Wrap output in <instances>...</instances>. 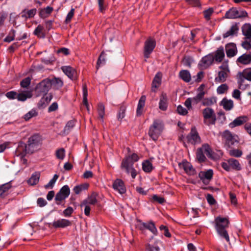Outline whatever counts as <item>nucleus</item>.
Segmentation results:
<instances>
[{
	"label": "nucleus",
	"mask_w": 251,
	"mask_h": 251,
	"mask_svg": "<svg viewBox=\"0 0 251 251\" xmlns=\"http://www.w3.org/2000/svg\"><path fill=\"white\" fill-rule=\"evenodd\" d=\"M192 61V58L189 56H185L182 59L183 64L189 67H191Z\"/></svg>",
	"instance_id": "0e129e2a"
},
{
	"label": "nucleus",
	"mask_w": 251,
	"mask_h": 251,
	"mask_svg": "<svg viewBox=\"0 0 251 251\" xmlns=\"http://www.w3.org/2000/svg\"><path fill=\"white\" fill-rule=\"evenodd\" d=\"M27 153H32L31 151L28 150L27 144H25L22 141H20L18 143V147L16 150V154L18 156H21L23 157H25Z\"/></svg>",
	"instance_id": "ddd939ff"
},
{
	"label": "nucleus",
	"mask_w": 251,
	"mask_h": 251,
	"mask_svg": "<svg viewBox=\"0 0 251 251\" xmlns=\"http://www.w3.org/2000/svg\"><path fill=\"white\" fill-rule=\"evenodd\" d=\"M243 152L239 149H231L229 151V154L231 156L240 157L242 156Z\"/></svg>",
	"instance_id": "09e8293b"
},
{
	"label": "nucleus",
	"mask_w": 251,
	"mask_h": 251,
	"mask_svg": "<svg viewBox=\"0 0 251 251\" xmlns=\"http://www.w3.org/2000/svg\"><path fill=\"white\" fill-rule=\"evenodd\" d=\"M42 137L39 134H34L31 136L27 142L28 150L32 152L34 151L42 143Z\"/></svg>",
	"instance_id": "0eeeda50"
},
{
	"label": "nucleus",
	"mask_w": 251,
	"mask_h": 251,
	"mask_svg": "<svg viewBox=\"0 0 251 251\" xmlns=\"http://www.w3.org/2000/svg\"><path fill=\"white\" fill-rule=\"evenodd\" d=\"M99 6V10L101 13H104L107 8L105 0H97Z\"/></svg>",
	"instance_id": "c03bdc74"
},
{
	"label": "nucleus",
	"mask_w": 251,
	"mask_h": 251,
	"mask_svg": "<svg viewBox=\"0 0 251 251\" xmlns=\"http://www.w3.org/2000/svg\"><path fill=\"white\" fill-rule=\"evenodd\" d=\"M59 192L65 198L69 197L70 193V190L69 186L67 185L63 186L59 191Z\"/></svg>",
	"instance_id": "de8ad7c7"
},
{
	"label": "nucleus",
	"mask_w": 251,
	"mask_h": 251,
	"mask_svg": "<svg viewBox=\"0 0 251 251\" xmlns=\"http://www.w3.org/2000/svg\"><path fill=\"white\" fill-rule=\"evenodd\" d=\"M228 162L230 165L231 168L236 171L241 170V166L238 160L234 158H230L228 160Z\"/></svg>",
	"instance_id": "2f4dec72"
},
{
	"label": "nucleus",
	"mask_w": 251,
	"mask_h": 251,
	"mask_svg": "<svg viewBox=\"0 0 251 251\" xmlns=\"http://www.w3.org/2000/svg\"><path fill=\"white\" fill-rule=\"evenodd\" d=\"M56 157L59 159H63L65 157V150L60 148L56 151Z\"/></svg>",
	"instance_id": "69168bd1"
},
{
	"label": "nucleus",
	"mask_w": 251,
	"mask_h": 251,
	"mask_svg": "<svg viewBox=\"0 0 251 251\" xmlns=\"http://www.w3.org/2000/svg\"><path fill=\"white\" fill-rule=\"evenodd\" d=\"M75 123V121L74 120H72L69 121L65 126L64 127L63 132L64 134H68L71 130L74 127Z\"/></svg>",
	"instance_id": "58836bf2"
},
{
	"label": "nucleus",
	"mask_w": 251,
	"mask_h": 251,
	"mask_svg": "<svg viewBox=\"0 0 251 251\" xmlns=\"http://www.w3.org/2000/svg\"><path fill=\"white\" fill-rule=\"evenodd\" d=\"M38 115V112L35 109H32L28 113L24 115V118L26 121H29L33 117H36Z\"/></svg>",
	"instance_id": "79ce46f5"
},
{
	"label": "nucleus",
	"mask_w": 251,
	"mask_h": 251,
	"mask_svg": "<svg viewBox=\"0 0 251 251\" xmlns=\"http://www.w3.org/2000/svg\"><path fill=\"white\" fill-rule=\"evenodd\" d=\"M82 89H83V102L84 105L86 106L88 105V101H87V95H88V91L87 88L86 84H83L82 85Z\"/></svg>",
	"instance_id": "8fccbe9b"
},
{
	"label": "nucleus",
	"mask_w": 251,
	"mask_h": 251,
	"mask_svg": "<svg viewBox=\"0 0 251 251\" xmlns=\"http://www.w3.org/2000/svg\"><path fill=\"white\" fill-rule=\"evenodd\" d=\"M97 111L99 118L103 122V118L105 115V107L102 103H99L98 104Z\"/></svg>",
	"instance_id": "ea45409f"
},
{
	"label": "nucleus",
	"mask_w": 251,
	"mask_h": 251,
	"mask_svg": "<svg viewBox=\"0 0 251 251\" xmlns=\"http://www.w3.org/2000/svg\"><path fill=\"white\" fill-rule=\"evenodd\" d=\"M142 169L145 172L149 173L152 171L154 167L152 163L149 160H147L142 163Z\"/></svg>",
	"instance_id": "f704fd0d"
},
{
	"label": "nucleus",
	"mask_w": 251,
	"mask_h": 251,
	"mask_svg": "<svg viewBox=\"0 0 251 251\" xmlns=\"http://www.w3.org/2000/svg\"><path fill=\"white\" fill-rule=\"evenodd\" d=\"M213 176V171L212 169H209L206 171H201L199 174V177L202 182L205 185L209 184Z\"/></svg>",
	"instance_id": "f8f14e48"
},
{
	"label": "nucleus",
	"mask_w": 251,
	"mask_h": 251,
	"mask_svg": "<svg viewBox=\"0 0 251 251\" xmlns=\"http://www.w3.org/2000/svg\"><path fill=\"white\" fill-rule=\"evenodd\" d=\"M237 63H240L243 65H248L251 63V52L250 53H244L239 56L237 60Z\"/></svg>",
	"instance_id": "4be33fe9"
},
{
	"label": "nucleus",
	"mask_w": 251,
	"mask_h": 251,
	"mask_svg": "<svg viewBox=\"0 0 251 251\" xmlns=\"http://www.w3.org/2000/svg\"><path fill=\"white\" fill-rule=\"evenodd\" d=\"M61 70L71 80H75L77 79V73L74 68L69 66H65L61 67Z\"/></svg>",
	"instance_id": "4468645a"
},
{
	"label": "nucleus",
	"mask_w": 251,
	"mask_h": 251,
	"mask_svg": "<svg viewBox=\"0 0 251 251\" xmlns=\"http://www.w3.org/2000/svg\"><path fill=\"white\" fill-rule=\"evenodd\" d=\"M146 251H160V248L156 244H147L146 245Z\"/></svg>",
	"instance_id": "bf43d9fd"
},
{
	"label": "nucleus",
	"mask_w": 251,
	"mask_h": 251,
	"mask_svg": "<svg viewBox=\"0 0 251 251\" xmlns=\"http://www.w3.org/2000/svg\"><path fill=\"white\" fill-rule=\"evenodd\" d=\"M88 187V184H84L83 185H77L75 186L74 189L73 190L75 194H79L83 189H87Z\"/></svg>",
	"instance_id": "6e6d98bb"
},
{
	"label": "nucleus",
	"mask_w": 251,
	"mask_h": 251,
	"mask_svg": "<svg viewBox=\"0 0 251 251\" xmlns=\"http://www.w3.org/2000/svg\"><path fill=\"white\" fill-rule=\"evenodd\" d=\"M146 229L150 230L154 235H157V230L153 221H150L149 222L145 223V229Z\"/></svg>",
	"instance_id": "473e14b6"
},
{
	"label": "nucleus",
	"mask_w": 251,
	"mask_h": 251,
	"mask_svg": "<svg viewBox=\"0 0 251 251\" xmlns=\"http://www.w3.org/2000/svg\"><path fill=\"white\" fill-rule=\"evenodd\" d=\"M65 199L66 198H65V197L59 192L56 194L55 197V201L57 205H60L61 204V201L65 200Z\"/></svg>",
	"instance_id": "338daca9"
},
{
	"label": "nucleus",
	"mask_w": 251,
	"mask_h": 251,
	"mask_svg": "<svg viewBox=\"0 0 251 251\" xmlns=\"http://www.w3.org/2000/svg\"><path fill=\"white\" fill-rule=\"evenodd\" d=\"M126 111V106L123 104L121 105L117 114V119L119 121H121L122 119L125 117Z\"/></svg>",
	"instance_id": "a18cd8bd"
},
{
	"label": "nucleus",
	"mask_w": 251,
	"mask_h": 251,
	"mask_svg": "<svg viewBox=\"0 0 251 251\" xmlns=\"http://www.w3.org/2000/svg\"><path fill=\"white\" fill-rule=\"evenodd\" d=\"M237 8L232 7L226 12L224 17L226 19H237Z\"/></svg>",
	"instance_id": "c85d7f7f"
},
{
	"label": "nucleus",
	"mask_w": 251,
	"mask_h": 251,
	"mask_svg": "<svg viewBox=\"0 0 251 251\" xmlns=\"http://www.w3.org/2000/svg\"><path fill=\"white\" fill-rule=\"evenodd\" d=\"M32 96V94L30 91H24L22 93L18 94L17 99L19 101H24L28 98H31Z\"/></svg>",
	"instance_id": "bb28decb"
},
{
	"label": "nucleus",
	"mask_w": 251,
	"mask_h": 251,
	"mask_svg": "<svg viewBox=\"0 0 251 251\" xmlns=\"http://www.w3.org/2000/svg\"><path fill=\"white\" fill-rule=\"evenodd\" d=\"M72 225V222L69 220L65 219H61L54 221L52 223V226L55 228H65Z\"/></svg>",
	"instance_id": "f3484780"
},
{
	"label": "nucleus",
	"mask_w": 251,
	"mask_h": 251,
	"mask_svg": "<svg viewBox=\"0 0 251 251\" xmlns=\"http://www.w3.org/2000/svg\"><path fill=\"white\" fill-rule=\"evenodd\" d=\"M162 73L158 72L155 75L152 83H151V91L155 92L156 89H157L161 83Z\"/></svg>",
	"instance_id": "aec40b11"
},
{
	"label": "nucleus",
	"mask_w": 251,
	"mask_h": 251,
	"mask_svg": "<svg viewBox=\"0 0 251 251\" xmlns=\"http://www.w3.org/2000/svg\"><path fill=\"white\" fill-rule=\"evenodd\" d=\"M196 157L200 163L204 162L205 161L206 158L205 156L203 151L201 149L199 148L197 150L196 153Z\"/></svg>",
	"instance_id": "a19ab883"
},
{
	"label": "nucleus",
	"mask_w": 251,
	"mask_h": 251,
	"mask_svg": "<svg viewBox=\"0 0 251 251\" xmlns=\"http://www.w3.org/2000/svg\"><path fill=\"white\" fill-rule=\"evenodd\" d=\"M31 79L29 77H26L20 82V86L23 88H27L31 83Z\"/></svg>",
	"instance_id": "864d4df0"
},
{
	"label": "nucleus",
	"mask_w": 251,
	"mask_h": 251,
	"mask_svg": "<svg viewBox=\"0 0 251 251\" xmlns=\"http://www.w3.org/2000/svg\"><path fill=\"white\" fill-rule=\"evenodd\" d=\"M214 12V9L212 7H210L208 9L205 10L203 11V16L204 18L206 20V21H209L210 20L211 16Z\"/></svg>",
	"instance_id": "5fc2aeb1"
},
{
	"label": "nucleus",
	"mask_w": 251,
	"mask_h": 251,
	"mask_svg": "<svg viewBox=\"0 0 251 251\" xmlns=\"http://www.w3.org/2000/svg\"><path fill=\"white\" fill-rule=\"evenodd\" d=\"M58 178V175L55 174L53 178L50 181V182L47 184L45 185V188L46 189L52 188Z\"/></svg>",
	"instance_id": "4d7b16f0"
},
{
	"label": "nucleus",
	"mask_w": 251,
	"mask_h": 251,
	"mask_svg": "<svg viewBox=\"0 0 251 251\" xmlns=\"http://www.w3.org/2000/svg\"><path fill=\"white\" fill-rule=\"evenodd\" d=\"M53 10V9L52 7L47 6L45 8L40 10L39 15L42 19L46 18L51 14Z\"/></svg>",
	"instance_id": "c756f323"
},
{
	"label": "nucleus",
	"mask_w": 251,
	"mask_h": 251,
	"mask_svg": "<svg viewBox=\"0 0 251 251\" xmlns=\"http://www.w3.org/2000/svg\"><path fill=\"white\" fill-rule=\"evenodd\" d=\"M216 102V100L213 97L203 98L202 100V104L203 106H211Z\"/></svg>",
	"instance_id": "37998d69"
},
{
	"label": "nucleus",
	"mask_w": 251,
	"mask_h": 251,
	"mask_svg": "<svg viewBox=\"0 0 251 251\" xmlns=\"http://www.w3.org/2000/svg\"><path fill=\"white\" fill-rule=\"evenodd\" d=\"M105 55L106 54L104 51H102L100 55L99 58L97 60L96 68L98 70L101 65H103L105 64Z\"/></svg>",
	"instance_id": "4c0bfd02"
},
{
	"label": "nucleus",
	"mask_w": 251,
	"mask_h": 251,
	"mask_svg": "<svg viewBox=\"0 0 251 251\" xmlns=\"http://www.w3.org/2000/svg\"><path fill=\"white\" fill-rule=\"evenodd\" d=\"M44 27L41 25H39L34 31V34L37 36L38 38H44L45 37V34L43 32Z\"/></svg>",
	"instance_id": "e433bc0d"
},
{
	"label": "nucleus",
	"mask_w": 251,
	"mask_h": 251,
	"mask_svg": "<svg viewBox=\"0 0 251 251\" xmlns=\"http://www.w3.org/2000/svg\"><path fill=\"white\" fill-rule=\"evenodd\" d=\"M112 187L115 191L120 194L126 193V189L124 181L121 179H116L112 184Z\"/></svg>",
	"instance_id": "2eb2a0df"
},
{
	"label": "nucleus",
	"mask_w": 251,
	"mask_h": 251,
	"mask_svg": "<svg viewBox=\"0 0 251 251\" xmlns=\"http://www.w3.org/2000/svg\"><path fill=\"white\" fill-rule=\"evenodd\" d=\"M50 88L52 87L54 90L60 89L64 84L63 80L59 77L50 78Z\"/></svg>",
	"instance_id": "6ab92c4d"
},
{
	"label": "nucleus",
	"mask_w": 251,
	"mask_h": 251,
	"mask_svg": "<svg viewBox=\"0 0 251 251\" xmlns=\"http://www.w3.org/2000/svg\"><path fill=\"white\" fill-rule=\"evenodd\" d=\"M163 128L162 122L159 120H155L150 127L148 134L153 141H156L161 134Z\"/></svg>",
	"instance_id": "7ed1b4c3"
},
{
	"label": "nucleus",
	"mask_w": 251,
	"mask_h": 251,
	"mask_svg": "<svg viewBox=\"0 0 251 251\" xmlns=\"http://www.w3.org/2000/svg\"><path fill=\"white\" fill-rule=\"evenodd\" d=\"M248 120L247 116H240L236 118L232 122L229 124L230 128H233L237 126H241L246 123Z\"/></svg>",
	"instance_id": "b1692460"
},
{
	"label": "nucleus",
	"mask_w": 251,
	"mask_h": 251,
	"mask_svg": "<svg viewBox=\"0 0 251 251\" xmlns=\"http://www.w3.org/2000/svg\"><path fill=\"white\" fill-rule=\"evenodd\" d=\"M213 55L211 54H209L202 58L199 65L202 69H206L213 63Z\"/></svg>",
	"instance_id": "dca6fc26"
},
{
	"label": "nucleus",
	"mask_w": 251,
	"mask_h": 251,
	"mask_svg": "<svg viewBox=\"0 0 251 251\" xmlns=\"http://www.w3.org/2000/svg\"><path fill=\"white\" fill-rule=\"evenodd\" d=\"M168 107V97L167 94L164 92L162 93L160 96L159 102V108L162 111H166Z\"/></svg>",
	"instance_id": "412c9836"
},
{
	"label": "nucleus",
	"mask_w": 251,
	"mask_h": 251,
	"mask_svg": "<svg viewBox=\"0 0 251 251\" xmlns=\"http://www.w3.org/2000/svg\"><path fill=\"white\" fill-rule=\"evenodd\" d=\"M215 228L218 234L227 242H229V237L226 228L228 227L229 221L227 218L220 216L216 217L215 219Z\"/></svg>",
	"instance_id": "f03ea898"
},
{
	"label": "nucleus",
	"mask_w": 251,
	"mask_h": 251,
	"mask_svg": "<svg viewBox=\"0 0 251 251\" xmlns=\"http://www.w3.org/2000/svg\"><path fill=\"white\" fill-rule=\"evenodd\" d=\"M222 142L226 149L232 148L235 143H238V136L233 135L231 132L226 130L221 133Z\"/></svg>",
	"instance_id": "20e7f679"
},
{
	"label": "nucleus",
	"mask_w": 251,
	"mask_h": 251,
	"mask_svg": "<svg viewBox=\"0 0 251 251\" xmlns=\"http://www.w3.org/2000/svg\"><path fill=\"white\" fill-rule=\"evenodd\" d=\"M221 103L226 110H230L233 107V101L231 100H228L226 98H224L223 99Z\"/></svg>",
	"instance_id": "72a5a7b5"
},
{
	"label": "nucleus",
	"mask_w": 251,
	"mask_h": 251,
	"mask_svg": "<svg viewBox=\"0 0 251 251\" xmlns=\"http://www.w3.org/2000/svg\"><path fill=\"white\" fill-rule=\"evenodd\" d=\"M12 186L10 182L0 185V198H4L8 194V191Z\"/></svg>",
	"instance_id": "393cba45"
},
{
	"label": "nucleus",
	"mask_w": 251,
	"mask_h": 251,
	"mask_svg": "<svg viewBox=\"0 0 251 251\" xmlns=\"http://www.w3.org/2000/svg\"><path fill=\"white\" fill-rule=\"evenodd\" d=\"M239 30V27L238 26V25L237 23L235 24L234 25H232L230 29L226 32L225 33L223 34V38H226L228 37L229 36H233L238 32V31Z\"/></svg>",
	"instance_id": "cd10ccee"
},
{
	"label": "nucleus",
	"mask_w": 251,
	"mask_h": 251,
	"mask_svg": "<svg viewBox=\"0 0 251 251\" xmlns=\"http://www.w3.org/2000/svg\"><path fill=\"white\" fill-rule=\"evenodd\" d=\"M203 123L208 126L214 125L216 121V115L214 110L209 107L204 108L202 111Z\"/></svg>",
	"instance_id": "39448f33"
},
{
	"label": "nucleus",
	"mask_w": 251,
	"mask_h": 251,
	"mask_svg": "<svg viewBox=\"0 0 251 251\" xmlns=\"http://www.w3.org/2000/svg\"><path fill=\"white\" fill-rule=\"evenodd\" d=\"M219 68L221 71L219 72L218 75L215 78V81L219 83L224 82L226 80L228 73L229 72L228 67L226 64H223L219 67Z\"/></svg>",
	"instance_id": "9d476101"
},
{
	"label": "nucleus",
	"mask_w": 251,
	"mask_h": 251,
	"mask_svg": "<svg viewBox=\"0 0 251 251\" xmlns=\"http://www.w3.org/2000/svg\"><path fill=\"white\" fill-rule=\"evenodd\" d=\"M243 76L247 80L251 81V68L244 70Z\"/></svg>",
	"instance_id": "e2e57ef3"
},
{
	"label": "nucleus",
	"mask_w": 251,
	"mask_h": 251,
	"mask_svg": "<svg viewBox=\"0 0 251 251\" xmlns=\"http://www.w3.org/2000/svg\"><path fill=\"white\" fill-rule=\"evenodd\" d=\"M179 77L186 82H189L191 79V75L188 70H181L179 73Z\"/></svg>",
	"instance_id": "7c9ffc66"
},
{
	"label": "nucleus",
	"mask_w": 251,
	"mask_h": 251,
	"mask_svg": "<svg viewBox=\"0 0 251 251\" xmlns=\"http://www.w3.org/2000/svg\"><path fill=\"white\" fill-rule=\"evenodd\" d=\"M50 78H47L38 83L35 88V91L37 96L42 94H47L50 89Z\"/></svg>",
	"instance_id": "423d86ee"
},
{
	"label": "nucleus",
	"mask_w": 251,
	"mask_h": 251,
	"mask_svg": "<svg viewBox=\"0 0 251 251\" xmlns=\"http://www.w3.org/2000/svg\"><path fill=\"white\" fill-rule=\"evenodd\" d=\"M180 168L183 169L185 172L189 176H194L196 174V170L191 164L186 160H183L182 162L178 164Z\"/></svg>",
	"instance_id": "9b49d317"
},
{
	"label": "nucleus",
	"mask_w": 251,
	"mask_h": 251,
	"mask_svg": "<svg viewBox=\"0 0 251 251\" xmlns=\"http://www.w3.org/2000/svg\"><path fill=\"white\" fill-rule=\"evenodd\" d=\"M156 46L155 40L151 38H148L145 42L143 49L144 56L145 58H149Z\"/></svg>",
	"instance_id": "6e6552de"
},
{
	"label": "nucleus",
	"mask_w": 251,
	"mask_h": 251,
	"mask_svg": "<svg viewBox=\"0 0 251 251\" xmlns=\"http://www.w3.org/2000/svg\"><path fill=\"white\" fill-rule=\"evenodd\" d=\"M203 152L206 154L208 157H211L212 156V151L210 146L207 144H203L201 148Z\"/></svg>",
	"instance_id": "49530a36"
},
{
	"label": "nucleus",
	"mask_w": 251,
	"mask_h": 251,
	"mask_svg": "<svg viewBox=\"0 0 251 251\" xmlns=\"http://www.w3.org/2000/svg\"><path fill=\"white\" fill-rule=\"evenodd\" d=\"M139 158L137 154L133 153L130 155H126L123 159L121 165L122 169H124L127 174H131L132 178H135L137 176V171L133 168L134 162L138 161Z\"/></svg>",
	"instance_id": "f257e3e1"
},
{
	"label": "nucleus",
	"mask_w": 251,
	"mask_h": 251,
	"mask_svg": "<svg viewBox=\"0 0 251 251\" xmlns=\"http://www.w3.org/2000/svg\"><path fill=\"white\" fill-rule=\"evenodd\" d=\"M145 223L142 222L141 220L137 219L135 225L136 228L143 232L145 230Z\"/></svg>",
	"instance_id": "680f3d73"
},
{
	"label": "nucleus",
	"mask_w": 251,
	"mask_h": 251,
	"mask_svg": "<svg viewBox=\"0 0 251 251\" xmlns=\"http://www.w3.org/2000/svg\"><path fill=\"white\" fill-rule=\"evenodd\" d=\"M16 31L14 29L10 30L9 34L4 38V41L9 43L13 41L15 38Z\"/></svg>",
	"instance_id": "3c124183"
},
{
	"label": "nucleus",
	"mask_w": 251,
	"mask_h": 251,
	"mask_svg": "<svg viewBox=\"0 0 251 251\" xmlns=\"http://www.w3.org/2000/svg\"><path fill=\"white\" fill-rule=\"evenodd\" d=\"M228 87L226 84H223L219 86L217 89V92L218 94H223L227 91Z\"/></svg>",
	"instance_id": "052dcab7"
},
{
	"label": "nucleus",
	"mask_w": 251,
	"mask_h": 251,
	"mask_svg": "<svg viewBox=\"0 0 251 251\" xmlns=\"http://www.w3.org/2000/svg\"><path fill=\"white\" fill-rule=\"evenodd\" d=\"M204 97H202V94H197V95L191 98V99L192 100V103L193 105H196L199 103L200 102H202V100Z\"/></svg>",
	"instance_id": "13d9d810"
},
{
	"label": "nucleus",
	"mask_w": 251,
	"mask_h": 251,
	"mask_svg": "<svg viewBox=\"0 0 251 251\" xmlns=\"http://www.w3.org/2000/svg\"><path fill=\"white\" fill-rule=\"evenodd\" d=\"M226 55L231 58L234 56L237 53V50L235 44L231 43L227 44L226 47Z\"/></svg>",
	"instance_id": "a211bd4d"
},
{
	"label": "nucleus",
	"mask_w": 251,
	"mask_h": 251,
	"mask_svg": "<svg viewBox=\"0 0 251 251\" xmlns=\"http://www.w3.org/2000/svg\"><path fill=\"white\" fill-rule=\"evenodd\" d=\"M243 34L247 39H251V25L246 24L242 28Z\"/></svg>",
	"instance_id": "c9c22d12"
},
{
	"label": "nucleus",
	"mask_w": 251,
	"mask_h": 251,
	"mask_svg": "<svg viewBox=\"0 0 251 251\" xmlns=\"http://www.w3.org/2000/svg\"><path fill=\"white\" fill-rule=\"evenodd\" d=\"M214 57V60L221 62L225 57V53L223 47L219 48L215 52Z\"/></svg>",
	"instance_id": "a878e982"
},
{
	"label": "nucleus",
	"mask_w": 251,
	"mask_h": 251,
	"mask_svg": "<svg viewBox=\"0 0 251 251\" xmlns=\"http://www.w3.org/2000/svg\"><path fill=\"white\" fill-rule=\"evenodd\" d=\"M188 143L196 145L201 143V139L195 126L192 127L190 132L187 135Z\"/></svg>",
	"instance_id": "1a4fd4ad"
},
{
	"label": "nucleus",
	"mask_w": 251,
	"mask_h": 251,
	"mask_svg": "<svg viewBox=\"0 0 251 251\" xmlns=\"http://www.w3.org/2000/svg\"><path fill=\"white\" fill-rule=\"evenodd\" d=\"M40 176L41 173L40 172H35L27 180V183L31 186L36 185L39 182Z\"/></svg>",
	"instance_id": "5701e85b"
},
{
	"label": "nucleus",
	"mask_w": 251,
	"mask_h": 251,
	"mask_svg": "<svg viewBox=\"0 0 251 251\" xmlns=\"http://www.w3.org/2000/svg\"><path fill=\"white\" fill-rule=\"evenodd\" d=\"M151 202H157L159 204H163L165 202V200L164 198L159 197L157 195H153L150 199Z\"/></svg>",
	"instance_id": "603ef678"
},
{
	"label": "nucleus",
	"mask_w": 251,
	"mask_h": 251,
	"mask_svg": "<svg viewBox=\"0 0 251 251\" xmlns=\"http://www.w3.org/2000/svg\"><path fill=\"white\" fill-rule=\"evenodd\" d=\"M249 40H246L242 42V46L246 50H249L251 49V39H249Z\"/></svg>",
	"instance_id": "774afa93"
}]
</instances>
